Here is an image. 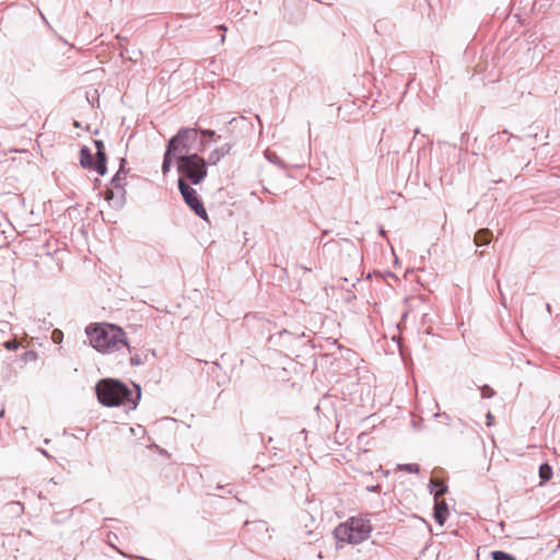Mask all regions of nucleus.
Here are the masks:
<instances>
[{
  "label": "nucleus",
  "mask_w": 560,
  "mask_h": 560,
  "mask_svg": "<svg viewBox=\"0 0 560 560\" xmlns=\"http://www.w3.org/2000/svg\"><path fill=\"white\" fill-rule=\"evenodd\" d=\"M135 390L125 383L115 378H102L95 385V392L100 404L106 407L128 406L135 410L141 399V388L132 384Z\"/></svg>",
  "instance_id": "nucleus-1"
},
{
  "label": "nucleus",
  "mask_w": 560,
  "mask_h": 560,
  "mask_svg": "<svg viewBox=\"0 0 560 560\" xmlns=\"http://www.w3.org/2000/svg\"><path fill=\"white\" fill-rule=\"evenodd\" d=\"M91 346L100 352H115L126 349L131 353L126 332L113 324H95L86 327Z\"/></svg>",
  "instance_id": "nucleus-2"
},
{
  "label": "nucleus",
  "mask_w": 560,
  "mask_h": 560,
  "mask_svg": "<svg viewBox=\"0 0 560 560\" xmlns=\"http://www.w3.org/2000/svg\"><path fill=\"white\" fill-rule=\"evenodd\" d=\"M207 161L197 152L177 155V172L190 185H199L208 174Z\"/></svg>",
  "instance_id": "nucleus-3"
},
{
  "label": "nucleus",
  "mask_w": 560,
  "mask_h": 560,
  "mask_svg": "<svg viewBox=\"0 0 560 560\" xmlns=\"http://www.w3.org/2000/svg\"><path fill=\"white\" fill-rule=\"evenodd\" d=\"M371 533L370 522L361 517H351L346 523L339 524L335 530V537L339 541L360 544L369 538Z\"/></svg>",
  "instance_id": "nucleus-4"
},
{
  "label": "nucleus",
  "mask_w": 560,
  "mask_h": 560,
  "mask_svg": "<svg viewBox=\"0 0 560 560\" xmlns=\"http://www.w3.org/2000/svg\"><path fill=\"white\" fill-rule=\"evenodd\" d=\"M199 130L196 128H180L175 136H173L167 147L173 149L178 155L190 154L191 150L202 152L205 150V143L201 140L199 148L196 147L198 142Z\"/></svg>",
  "instance_id": "nucleus-5"
},
{
  "label": "nucleus",
  "mask_w": 560,
  "mask_h": 560,
  "mask_svg": "<svg viewBox=\"0 0 560 560\" xmlns=\"http://www.w3.org/2000/svg\"><path fill=\"white\" fill-rule=\"evenodd\" d=\"M178 189L186 205L201 219H208L207 211L199 199L196 189H194L184 178L177 180Z\"/></svg>",
  "instance_id": "nucleus-6"
},
{
  "label": "nucleus",
  "mask_w": 560,
  "mask_h": 560,
  "mask_svg": "<svg viewBox=\"0 0 560 560\" xmlns=\"http://www.w3.org/2000/svg\"><path fill=\"white\" fill-rule=\"evenodd\" d=\"M94 145L96 148L95 171L103 176L107 172V156L105 153V145L102 140H94Z\"/></svg>",
  "instance_id": "nucleus-7"
},
{
  "label": "nucleus",
  "mask_w": 560,
  "mask_h": 560,
  "mask_svg": "<svg viewBox=\"0 0 560 560\" xmlns=\"http://www.w3.org/2000/svg\"><path fill=\"white\" fill-rule=\"evenodd\" d=\"M232 150V144L224 143L223 145L215 148L209 153L207 161V164L209 165H217L224 156L230 154Z\"/></svg>",
  "instance_id": "nucleus-8"
},
{
  "label": "nucleus",
  "mask_w": 560,
  "mask_h": 560,
  "mask_svg": "<svg viewBox=\"0 0 560 560\" xmlns=\"http://www.w3.org/2000/svg\"><path fill=\"white\" fill-rule=\"evenodd\" d=\"M448 515H450V512H448V508H447L446 502L445 501L435 500L434 513H433L434 521L439 525L442 526L446 522Z\"/></svg>",
  "instance_id": "nucleus-9"
},
{
  "label": "nucleus",
  "mask_w": 560,
  "mask_h": 560,
  "mask_svg": "<svg viewBox=\"0 0 560 560\" xmlns=\"http://www.w3.org/2000/svg\"><path fill=\"white\" fill-rule=\"evenodd\" d=\"M125 159H121V163H120V168L119 171L114 175V177L112 178L110 180V185L113 186L114 189H117L120 195H121V198L124 197L125 195V189H124V183L126 177H121L120 175L122 173H125Z\"/></svg>",
  "instance_id": "nucleus-10"
},
{
  "label": "nucleus",
  "mask_w": 560,
  "mask_h": 560,
  "mask_svg": "<svg viewBox=\"0 0 560 560\" xmlns=\"http://www.w3.org/2000/svg\"><path fill=\"white\" fill-rule=\"evenodd\" d=\"M95 162L91 150L88 147H82L80 150V164L83 168L95 170Z\"/></svg>",
  "instance_id": "nucleus-11"
},
{
  "label": "nucleus",
  "mask_w": 560,
  "mask_h": 560,
  "mask_svg": "<svg viewBox=\"0 0 560 560\" xmlns=\"http://www.w3.org/2000/svg\"><path fill=\"white\" fill-rule=\"evenodd\" d=\"M430 492L434 494V500H439L440 497L447 492V486L435 479H431L429 482Z\"/></svg>",
  "instance_id": "nucleus-12"
},
{
  "label": "nucleus",
  "mask_w": 560,
  "mask_h": 560,
  "mask_svg": "<svg viewBox=\"0 0 560 560\" xmlns=\"http://www.w3.org/2000/svg\"><path fill=\"white\" fill-rule=\"evenodd\" d=\"M492 232L489 229H480L475 234L474 242L477 246H483L490 243Z\"/></svg>",
  "instance_id": "nucleus-13"
},
{
  "label": "nucleus",
  "mask_w": 560,
  "mask_h": 560,
  "mask_svg": "<svg viewBox=\"0 0 560 560\" xmlns=\"http://www.w3.org/2000/svg\"><path fill=\"white\" fill-rule=\"evenodd\" d=\"M174 155H177V153L175 151H173V149H171V148H168L166 145V149H165V152H164V156H163V162H162V173H163L164 176L171 170Z\"/></svg>",
  "instance_id": "nucleus-14"
},
{
  "label": "nucleus",
  "mask_w": 560,
  "mask_h": 560,
  "mask_svg": "<svg viewBox=\"0 0 560 560\" xmlns=\"http://www.w3.org/2000/svg\"><path fill=\"white\" fill-rule=\"evenodd\" d=\"M538 472H539V477L541 479V483L549 481L553 474L552 467L548 463H542L539 466Z\"/></svg>",
  "instance_id": "nucleus-15"
},
{
  "label": "nucleus",
  "mask_w": 560,
  "mask_h": 560,
  "mask_svg": "<svg viewBox=\"0 0 560 560\" xmlns=\"http://www.w3.org/2000/svg\"><path fill=\"white\" fill-rule=\"evenodd\" d=\"M265 158L272 164L275 165H278V166H283V163L281 161V159L278 156V154L276 152H272L270 150H266L265 151Z\"/></svg>",
  "instance_id": "nucleus-16"
},
{
  "label": "nucleus",
  "mask_w": 560,
  "mask_h": 560,
  "mask_svg": "<svg viewBox=\"0 0 560 560\" xmlns=\"http://www.w3.org/2000/svg\"><path fill=\"white\" fill-rule=\"evenodd\" d=\"M491 557L493 560H515L512 555L502 550L492 551Z\"/></svg>",
  "instance_id": "nucleus-17"
},
{
  "label": "nucleus",
  "mask_w": 560,
  "mask_h": 560,
  "mask_svg": "<svg viewBox=\"0 0 560 560\" xmlns=\"http://www.w3.org/2000/svg\"><path fill=\"white\" fill-rule=\"evenodd\" d=\"M398 469L409 472V474H418L420 470V467L418 464H401V465H398Z\"/></svg>",
  "instance_id": "nucleus-18"
},
{
  "label": "nucleus",
  "mask_w": 560,
  "mask_h": 560,
  "mask_svg": "<svg viewBox=\"0 0 560 560\" xmlns=\"http://www.w3.org/2000/svg\"><path fill=\"white\" fill-rule=\"evenodd\" d=\"M199 132L202 137L210 138L213 141H217L220 138V136H217L215 131L211 129H201Z\"/></svg>",
  "instance_id": "nucleus-19"
},
{
  "label": "nucleus",
  "mask_w": 560,
  "mask_h": 560,
  "mask_svg": "<svg viewBox=\"0 0 560 560\" xmlns=\"http://www.w3.org/2000/svg\"><path fill=\"white\" fill-rule=\"evenodd\" d=\"M494 394H495V392L488 385H485L481 388V397L482 398H491L494 396Z\"/></svg>",
  "instance_id": "nucleus-20"
},
{
  "label": "nucleus",
  "mask_w": 560,
  "mask_h": 560,
  "mask_svg": "<svg viewBox=\"0 0 560 560\" xmlns=\"http://www.w3.org/2000/svg\"><path fill=\"white\" fill-rule=\"evenodd\" d=\"M22 359L26 361H35L37 359V353L33 350L26 351L23 353Z\"/></svg>",
  "instance_id": "nucleus-21"
},
{
  "label": "nucleus",
  "mask_w": 560,
  "mask_h": 560,
  "mask_svg": "<svg viewBox=\"0 0 560 560\" xmlns=\"http://www.w3.org/2000/svg\"><path fill=\"white\" fill-rule=\"evenodd\" d=\"M4 348L12 351L19 348V343L16 340H8L4 342Z\"/></svg>",
  "instance_id": "nucleus-22"
},
{
  "label": "nucleus",
  "mask_w": 560,
  "mask_h": 560,
  "mask_svg": "<svg viewBox=\"0 0 560 560\" xmlns=\"http://www.w3.org/2000/svg\"><path fill=\"white\" fill-rule=\"evenodd\" d=\"M142 364V359L139 354H135L130 357V365L138 366Z\"/></svg>",
  "instance_id": "nucleus-23"
},
{
  "label": "nucleus",
  "mask_w": 560,
  "mask_h": 560,
  "mask_svg": "<svg viewBox=\"0 0 560 560\" xmlns=\"http://www.w3.org/2000/svg\"><path fill=\"white\" fill-rule=\"evenodd\" d=\"M114 198V190L109 189L105 192V199L112 200Z\"/></svg>",
  "instance_id": "nucleus-24"
},
{
  "label": "nucleus",
  "mask_w": 560,
  "mask_h": 560,
  "mask_svg": "<svg viewBox=\"0 0 560 560\" xmlns=\"http://www.w3.org/2000/svg\"><path fill=\"white\" fill-rule=\"evenodd\" d=\"M380 489H381V487H380L378 485H376V486H369V487L366 488V490H368V491H371V492H373V491H378Z\"/></svg>",
  "instance_id": "nucleus-25"
},
{
  "label": "nucleus",
  "mask_w": 560,
  "mask_h": 560,
  "mask_svg": "<svg viewBox=\"0 0 560 560\" xmlns=\"http://www.w3.org/2000/svg\"><path fill=\"white\" fill-rule=\"evenodd\" d=\"M435 417H442V418H445L446 420L450 419L448 415H446V413H435Z\"/></svg>",
  "instance_id": "nucleus-26"
},
{
  "label": "nucleus",
  "mask_w": 560,
  "mask_h": 560,
  "mask_svg": "<svg viewBox=\"0 0 560 560\" xmlns=\"http://www.w3.org/2000/svg\"><path fill=\"white\" fill-rule=\"evenodd\" d=\"M487 418H488V424L490 425L491 424V420L493 419V417H492V415L490 412H488Z\"/></svg>",
  "instance_id": "nucleus-27"
},
{
  "label": "nucleus",
  "mask_w": 560,
  "mask_h": 560,
  "mask_svg": "<svg viewBox=\"0 0 560 560\" xmlns=\"http://www.w3.org/2000/svg\"><path fill=\"white\" fill-rule=\"evenodd\" d=\"M57 335H58V336H61V335H62L61 330H55V331H54V336H57Z\"/></svg>",
  "instance_id": "nucleus-28"
},
{
  "label": "nucleus",
  "mask_w": 560,
  "mask_h": 560,
  "mask_svg": "<svg viewBox=\"0 0 560 560\" xmlns=\"http://www.w3.org/2000/svg\"><path fill=\"white\" fill-rule=\"evenodd\" d=\"M15 504L20 506L21 511L23 510V505L21 504V502H15Z\"/></svg>",
  "instance_id": "nucleus-29"
},
{
  "label": "nucleus",
  "mask_w": 560,
  "mask_h": 560,
  "mask_svg": "<svg viewBox=\"0 0 560 560\" xmlns=\"http://www.w3.org/2000/svg\"><path fill=\"white\" fill-rule=\"evenodd\" d=\"M40 452L43 453V455L48 456V453L45 450H40Z\"/></svg>",
  "instance_id": "nucleus-30"
},
{
  "label": "nucleus",
  "mask_w": 560,
  "mask_h": 560,
  "mask_svg": "<svg viewBox=\"0 0 560 560\" xmlns=\"http://www.w3.org/2000/svg\"><path fill=\"white\" fill-rule=\"evenodd\" d=\"M254 469H259V471H262V469H260L258 465H255Z\"/></svg>",
  "instance_id": "nucleus-31"
},
{
  "label": "nucleus",
  "mask_w": 560,
  "mask_h": 560,
  "mask_svg": "<svg viewBox=\"0 0 560 560\" xmlns=\"http://www.w3.org/2000/svg\"><path fill=\"white\" fill-rule=\"evenodd\" d=\"M3 415H4V410L2 409V410L0 411V418H1V417H3Z\"/></svg>",
  "instance_id": "nucleus-32"
},
{
  "label": "nucleus",
  "mask_w": 560,
  "mask_h": 560,
  "mask_svg": "<svg viewBox=\"0 0 560 560\" xmlns=\"http://www.w3.org/2000/svg\"><path fill=\"white\" fill-rule=\"evenodd\" d=\"M327 234H328V231H324V232H323V235H324V236H327Z\"/></svg>",
  "instance_id": "nucleus-33"
},
{
  "label": "nucleus",
  "mask_w": 560,
  "mask_h": 560,
  "mask_svg": "<svg viewBox=\"0 0 560 560\" xmlns=\"http://www.w3.org/2000/svg\"><path fill=\"white\" fill-rule=\"evenodd\" d=\"M546 310H548L550 312V305L549 304L546 305Z\"/></svg>",
  "instance_id": "nucleus-34"
}]
</instances>
